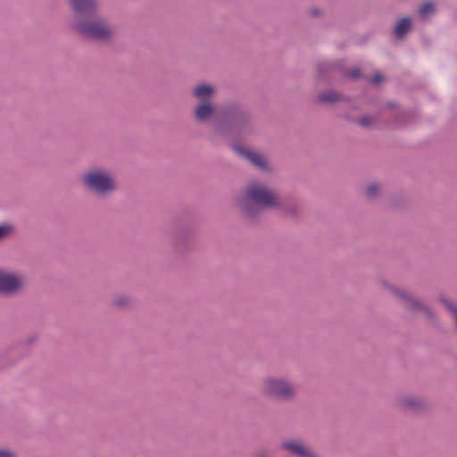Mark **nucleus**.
<instances>
[{
  "label": "nucleus",
  "instance_id": "nucleus-13",
  "mask_svg": "<svg viewBox=\"0 0 457 457\" xmlns=\"http://www.w3.org/2000/svg\"><path fill=\"white\" fill-rule=\"evenodd\" d=\"M379 190V187L377 184H371L367 188V195L369 196H375Z\"/></svg>",
  "mask_w": 457,
  "mask_h": 457
},
{
  "label": "nucleus",
  "instance_id": "nucleus-12",
  "mask_svg": "<svg viewBox=\"0 0 457 457\" xmlns=\"http://www.w3.org/2000/svg\"><path fill=\"white\" fill-rule=\"evenodd\" d=\"M320 98L321 101H324V102H334L337 99V96L335 93L329 92V93L322 94L320 96Z\"/></svg>",
  "mask_w": 457,
  "mask_h": 457
},
{
  "label": "nucleus",
  "instance_id": "nucleus-9",
  "mask_svg": "<svg viewBox=\"0 0 457 457\" xmlns=\"http://www.w3.org/2000/svg\"><path fill=\"white\" fill-rule=\"evenodd\" d=\"M411 29V19L403 18L401 19L395 29V34L397 37H403L407 31Z\"/></svg>",
  "mask_w": 457,
  "mask_h": 457
},
{
  "label": "nucleus",
  "instance_id": "nucleus-2",
  "mask_svg": "<svg viewBox=\"0 0 457 457\" xmlns=\"http://www.w3.org/2000/svg\"><path fill=\"white\" fill-rule=\"evenodd\" d=\"M256 204L261 207L271 208L278 204V199L275 192L260 184L249 186L245 197L240 201L242 209L249 214L253 212L251 204Z\"/></svg>",
  "mask_w": 457,
  "mask_h": 457
},
{
  "label": "nucleus",
  "instance_id": "nucleus-17",
  "mask_svg": "<svg viewBox=\"0 0 457 457\" xmlns=\"http://www.w3.org/2000/svg\"><path fill=\"white\" fill-rule=\"evenodd\" d=\"M360 122L363 127H368L371 123V120L369 117H364Z\"/></svg>",
  "mask_w": 457,
  "mask_h": 457
},
{
  "label": "nucleus",
  "instance_id": "nucleus-19",
  "mask_svg": "<svg viewBox=\"0 0 457 457\" xmlns=\"http://www.w3.org/2000/svg\"><path fill=\"white\" fill-rule=\"evenodd\" d=\"M410 303H411V305H413V306H414V305H419V304H420L418 302H416V301H414V300H412V299L410 301Z\"/></svg>",
  "mask_w": 457,
  "mask_h": 457
},
{
  "label": "nucleus",
  "instance_id": "nucleus-15",
  "mask_svg": "<svg viewBox=\"0 0 457 457\" xmlns=\"http://www.w3.org/2000/svg\"><path fill=\"white\" fill-rule=\"evenodd\" d=\"M10 231V228L7 226H0V239L7 235Z\"/></svg>",
  "mask_w": 457,
  "mask_h": 457
},
{
  "label": "nucleus",
  "instance_id": "nucleus-8",
  "mask_svg": "<svg viewBox=\"0 0 457 457\" xmlns=\"http://www.w3.org/2000/svg\"><path fill=\"white\" fill-rule=\"evenodd\" d=\"M235 150L237 154L245 157L255 166L260 167V168L266 167L265 160L259 154L253 152V151H249L247 149H245L242 146H237V147H235Z\"/></svg>",
  "mask_w": 457,
  "mask_h": 457
},
{
  "label": "nucleus",
  "instance_id": "nucleus-18",
  "mask_svg": "<svg viewBox=\"0 0 457 457\" xmlns=\"http://www.w3.org/2000/svg\"><path fill=\"white\" fill-rule=\"evenodd\" d=\"M358 75H359V71H353V73H352V77H353V78H357V77H358Z\"/></svg>",
  "mask_w": 457,
  "mask_h": 457
},
{
  "label": "nucleus",
  "instance_id": "nucleus-5",
  "mask_svg": "<svg viewBox=\"0 0 457 457\" xmlns=\"http://www.w3.org/2000/svg\"><path fill=\"white\" fill-rule=\"evenodd\" d=\"M263 391L269 395L283 399L290 398L294 395V387L290 384L275 378H267L264 381Z\"/></svg>",
  "mask_w": 457,
  "mask_h": 457
},
{
  "label": "nucleus",
  "instance_id": "nucleus-4",
  "mask_svg": "<svg viewBox=\"0 0 457 457\" xmlns=\"http://www.w3.org/2000/svg\"><path fill=\"white\" fill-rule=\"evenodd\" d=\"M212 92V87L208 85L201 84L195 87L194 95L202 102L195 110V116L198 120H205L212 114L213 108L212 104L207 102Z\"/></svg>",
  "mask_w": 457,
  "mask_h": 457
},
{
  "label": "nucleus",
  "instance_id": "nucleus-6",
  "mask_svg": "<svg viewBox=\"0 0 457 457\" xmlns=\"http://www.w3.org/2000/svg\"><path fill=\"white\" fill-rule=\"evenodd\" d=\"M23 285V280L21 277L13 274L0 270V294L9 295L16 292Z\"/></svg>",
  "mask_w": 457,
  "mask_h": 457
},
{
  "label": "nucleus",
  "instance_id": "nucleus-3",
  "mask_svg": "<svg viewBox=\"0 0 457 457\" xmlns=\"http://www.w3.org/2000/svg\"><path fill=\"white\" fill-rule=\"evenodd\" d=\"M83 181L89 189L99 194L108 193L114 188L111 175L101 170L87 172L83 176Z\"/></svg>",
  "mask_w": 457,
  "mask_h": 457
},
{
  "label": "nucleus",
  "instance_id": "nucleus-7",
  "mask_svg": "<svg viewBox=\"0 0 457 457\" xmlns=\"http://www.w3.org/2000/svg\"><path fill=\"white\" fill-rule=\"evenodd\" d=\"M282 448L296 457H317L311 452L309 447L305 446L300 441L292 440L285 442L282 445Z\"/></svg>",
  "mask_w": 457,
  "mask_h": 457
},
{
  "label": "nucleus",
  "instance_id": "nucleus-11",
  "mask_svg": "<svg viewBox=\"0 0 457 457\" xmlns=\"http://www.w3.org/2000/svg\"><path fill=\"white\" fill-rule=\"evenodd\" d=\"M403 404L407 409L417 410L421 405V403L420 400H418L414 397H407V398L403 399Z\"/></svg>",
  "mask_w": 457,
  "mask_h": 457
},
{
  "label": "nucleus",
  "instance_id": "nucleus-14",
  "mask_svg": "<svg viewBox=\"0 0 457 457\" xmlns=\"http://www.w3.org/2000/svg\"><path fill=\"white\" fill-rule=\"evenodd\" d=\"M384 78L381 74H375L372 79H371V82L373 84H378L380 83L381 81H383Z\"/></svg>",
  "mask_w": 457,
  "mask_h": 457
},
{
  "label": "nucleus",
  "instance_id": "nucleus-16",
  "mask_svg": "<svg viewBox=\"0 0 457 457\" xmlns=\"http://www.w3.org/2000/svg\"><path fill=\"white\" fill-rule=\"evenodd\" d=\"M0 457H14V454L7 450H0Z\"/></svg>",
  "mask_w": 457,
  "mask_h": 457
},
{
  "label": "nucleus",
  "instance_id": "nucleus-1",
  "mask_svg": "<svg viewBox=\"0 0 457 457\" xmlns=\"http://www.w3.org/2000/svg\"><path fill=\"white\" fill-rule=\"evenodd\" d=\"M70 4L78 20L76 29L80 34L95 39H107L112 36V29L94 15L95 0H70Z\"/></svg>",
  "mask_w": 457,
  "mask_h": 457
},
{
  "label": "nucleus",
  "instance_id": "nucleus-10",
  "mask_svg": "<svg viewBox=\"0 0 457 457\" xmlns=\"http://www.w3.org/2000/svg\"><path fill=\"white\" fill-rule=\"evenodd\" d=\"M435 5L431 3H426L420 7L419 14L422 19L428 18L429 15L434 13Z\"/></svg>",
  "mask_w": 457,
  "mask_h": 457
}]
</instances>
